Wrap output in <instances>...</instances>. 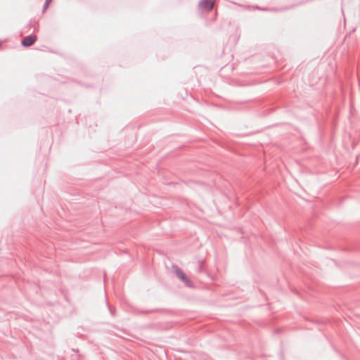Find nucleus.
<instances>
[{
    "mask_svg": "<svg viewBox=\"0 0 360 360\" xmlns=\"http://www.w3.org/2000/svg\"><path fill=\"white\" fill-rule=\"evenodd\" d=\"M214 4V0H202L200 4V7L207 11H210L213 8Z\"/></svg>",
    "mask_w": 360,
    "mask_h": 360,
    "instance_id": "f03ea898",
    "label": "nucleus"
},
{
    "mask_svg": "<svg viewBox=\"0 0 360 360\" xmlns=\"http://www.w3.org/2000/svg\"><path fill=\"white\" fill-rule=\"evenodd\" d=\"M176 276L184 282H185L186 284L190 285V281L186 276V275L181 270V269H176L175 271Z\"/></svg>",
    "mask_w": 360,
    "mask_h": 360,
    "instance_id": "7ed1b4c3",
    "label": "nucleus"
},
{
    "mask_svg": "<svg viewBox=\"0 0 360 360\" xmlns=\"http://www.w3.org/2000/svg\"><path fill=\"white\" fill-rule=\"evenodd\" d=\"M37 39L36 35H30L24 37L22 40V45L24 46H30L33 45Z\"/></svg>",
    "mask_w": 360,
    "mask_h": 360,
    "instance_id": "f257e3e1",
    "label": "nucleus"
}]
</instances>
